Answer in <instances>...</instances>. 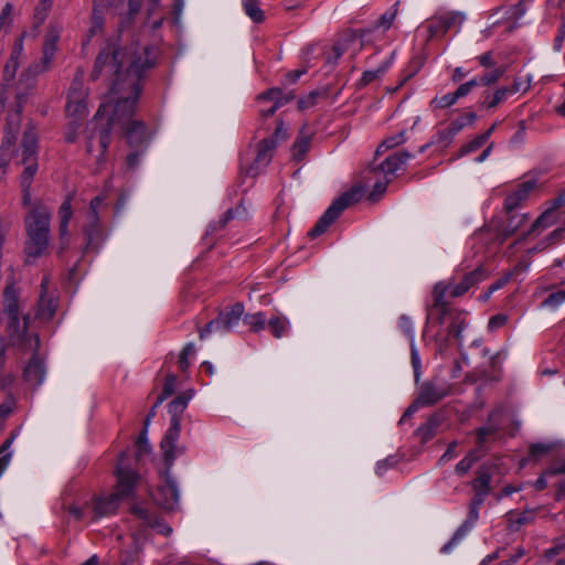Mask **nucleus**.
<instances>
[{
  "instance_id": "obj_1",
  "label": "nucleus",
  "mask_w": 565,
  "mask_h": 565,
  "mask_svg": "<svg viewBox=\"0 0 565 565\" xmlns=\"http://www.w3.org/2000/svg\"><path fill=\"white\" fill-rule=\"evenodd\" d=\"M158 56L157 45L139 43H132L124 51L115 43H107L97 55L92 78L111 79L110 100L99 106L86 142L87 152H97V161L109 146L110 132L116 129L124 131L131 148L147 149V126L132 117L141 94L142 78L156 65Z\"/></svg>"
},
{
  "instance_id": "obj_2",
  "label": "nucleus",
  "mask_w": 565,
  "mask_h": 565,
  "mask_svg": "<svg viewBox=\"0 0 565 565\" xmlns=\"http://www.w3.org/2000/svg\"><path fill=\"white\" fill-rule=\"evenodd\" d=\"M13 269L7 276V285L2 292V311L7 316V333L9 343L18 352L40 349V338L30 330V317L24 312V300L21 297L19 282Z\"/></svg>"
},
{
  "instance_id": "obj_3",
  "label": "nucleus",
  "mask_w": 565,
  "mask_h": 565,
  "mask_svg": "<svg viewBox=\"0 0 565 565\" xmlns=\"http://www.w3.org/2000/svg\"><path fill=\"white\" fill-rule=\"evenodd\" d=\"M51 209L36 203L25 216L26 241L24 252L28 257L39 258L50 244Z\"/></svg>"
},
{
  "instance_id": "obj_4",
  "label": "nucleus",
  "mask_w": 565,
  "mask_h": 565,
  "mask_svg": "<svg viewBox=\"0 0 565 565\" xmlns=\"http://www.w3.org/2000/svg\"><path fill=\"white\" fill-rule=\"evenodd\" d=\"M192 397L193 391H186L169 403L168 411L171 415L170 427L164 434L160 445L168 468L172 466L179 455L183 454V448L178 447L177 443L181 433V415L188 407Z\"/></svg>"
},
{
  "instance_id": "obj_5",
  "label": "nucleus",
  "mask_w": 565,
  "mask_h": 565,
  "mask_svg": "<svg viewBox=\"0 0 565 565\" xmlns=\"http://www.w3.org/2000/svg\"><path fill=\"white\" fill-rule=\"evenodd\" d=\"M487 276V271L479 266L472 271L463 275L459 282L452 280L450 282L436 284L433 290L434 307L440 309V311L445 313L447 310L445 297L447 295L454 298L460 297L483 281Z\"/></svg>"
},
{
  "instance_id": "obj_6",
  "label": "nucleus",
  "mask_w": 565,
  "mask_h": 565,
  "mask_svg": "<svg viewBox=\"0 0 565 565\" xmlns=\"http://www.w3.org/2000/svg\"><path fill=\"white\" fill-rule=\"evenodd\" d=\"M364 192V186L356 184L342 193L320 216L315 226L308 232V236L316 238L326 233L328 227L341 215V213L348 206L359 202L362 199Z\"/></svg>"
},
{
  "instance_id": "obj_7",
  "label": "nucleus",
  "mask_w": 565,
  "mask_h": 565,
  "mask_svg": "<svg viewBox=\"0 0 565 565\" xmlns=\"http://www.w3.org/2000/svg\"><path fill=\"white\" fill-rule=\"evenodd\" d=\"M58 306V292L52 285L47 275H44L40 285V295L36 303L35 317L42 322L51 321Z\"/></svg>"
},
{
  "instance_id": "obj_8",
  "label": "nucleus",
  "mask_w": 565,
  "mask_h": 565,
  "mask_svg": "<svg viewBox=\"0 0 565 565\" xmlns=\"http://www.w3.org/2000/svg\"><path fill=\"white\" fill-rule=\"evenodd\" d=\"M244 313V306L241 302L234 303L231 308L221 311L218 316L211 320L204 328L199 330V337L204 340L214 331L228 332L236 327Z\"/></svg>"
},
{
  "instance_id": "obj_9",
  "label": "nucleus",
  "mask_w": 565,
  "mask_h": 565,
  "mask_svg": "<svg viewBox=\"0 0 565 565\" xmlns=\"http://www.w3.org/2000/svg\"><path fill=\"white\" fill-rule=\"evenodd\" d=\"M56 41H57V35L55 34H50L47 35L46 38V41L44 43V46H43V61L41 64L36 63V64H33L31 65L26 71H24L21 75V78H20V85L23 87V88H30L34 85L35 83V77L43 71H45L47 68V66L50 65L52 58H53V55L55 53V50H56Z\"/></svg>"
},
{
  "instance_id": "obj_10",
  "label": "nucleus",
  "mask_w": 565,
  "mask_h": 565,
  "mask_svg": "<svg viewBox=\"0 0 565 565\" xmlns=\"http://www.w3.org/2000/svg\"><path fill=\"white\" fill-rule=\"evenodd\" d=\"M86 96L87 93L83 86V82L81 79H74L67 95L66 113L75 121L81 120L87 115Z\"/></svg>"
},
{
  "instance_id": "obj_11",
  "label": "nucleus",
  "mask_w": 565,
  "mask_h": 565,
  "mask_svg": "<svg viewBox=\"0 0 565 565\" xmlns=\"http://www.w3.org/2000/svg\"><path fill=\"white\" fill-rule=\"evenodd\" d=\"M294 98L291 93H284L280 88H270L258 95L259 114L262 117H271L276 110Z\"/></svg>"
},
{
  "instance_id": "obj_12",
  "label": "nucleus",
  "mask_w": 565,
  "mask_h": 565,
  "mask_svg": "<svg viewBox=\"0 0 565 565\" xmlns=\"http://www.w3.org/2000/svg\"><path fill=\"white\" fill-rule=\"evenodd\" d=\"M180 493L177 482L167 470L164 475L161 477V482L158 486L154 500L163 509L173 510L178 505Z\"/></svg>"
},
{
  "instance_id": "obj_13",
  "label": "nucleus",
  "mask_w": 565,
  "mask_h": 565,
  "mask_svg": "<svg viewBox=\"0 0 565 565\" xmlns=\"http://www.w3.org/2000/svg\"><path fill=\"white\" fill-rule=\"evenodd\" d=\"M115 473L117 477V484L111 494L120 502L124 499L132 498L140 476L135 470L126 469L120 465L117 466Z\"/></svg>"
},
{
  "instance_id": "obj_14",
  "label": "nucleus",
  "mask_w": 565,
  "mask_h": 565,
  "mask_svg": "<svg viewBox=\"0 0 565 565\" xmlns=\"http://www.w3.org/2000/svg\"><path fill=\"white\" fill-rule=\"evenodd\" d=\"M105 200L104 195H97L94 199H92L89 203V211H88V222L87 225L84 227V234L86 236L87 243H86V249L95 248L97 239L102 235V230L99 226V216H98V210L102 206L103 202Z\"/></svg>"
},
{
  "instance_id": "obj_15",
  "label": "nucleus",
  "mask_w": 565,
  "mask_h": 565,
  "mask_svg": "<svg viewBox=\"0 0 565 565\" xmlns=\"http://www.w3.org/2000/svg\"><path fill=\"white\" fill-rule=\"evenodd\" d=\"M22 354H31L28 363L23 367V377L32 386H40L46 375V366L39 350L23 351Z\"/></svg>"
},
{
  "instance_id": "obj_16",
  "label": "nucleus",
  "mask_w": 565,
  "mask_h": 565,
  "mask_svg": "<svg viewBox=\"0 0 565 565\" xmlns=\"http://www.w3.org/2000/svg\"><path fill=\"white\" fill-rule=\"evenodd\" d=\"M450 394V384L426 381L420 385L417 398L422 405L431 406Z\"/></svg>"
},
{
  "instance_id": "obj_17",
  "label": "nucleus",
  "mask_w": 565,
  "mask_h": 565,
  "mask_svg": "<svg viewBox=\"0 0 565 565\" xmlns=\"http://www.w3.org/2000/svg\"><path fill=\"white\" fill-rule=\"evenodd\" d=\"M276 149V141L274 139H263L256 146V156L252 164L247 168V174L256 177L259 174L271 161Z\"/></svg>"
},
{
  "instance_id": "obj_18",
  "label": "nucleus",
  "mask_w": 565,
  "mask_h": 565,
  "mask_svg": "<svg viewBox=\"0 0 565 565\" xmlns=\"http://www.w3.org/2000/svg\"><path fill=\"white\" fill-rule=\"evenodd\" d=\"M565 203V198L559 196L555 199L553 206L547 209L544 213H542L531 225L530 230L526 232V235L532 233L540 234L546 228L553 225H561L563 218H561V213L558 209Z\"/></svg>"
},
{
  "instance_id": "obj_19",
  "label": "nucleus",
  "mask_w": 565,
  "mask_h": 565,
  "mask_svg": "<svg viewBox=\"0 0 565 565\" xmlns=\"http://www.w3.org/2000/svg\"><path fill=\"white\" fill-rule=\"evenodd\" d=\"M412 153L408 151H398L388 156L384 161L375 167H372L367 173L377 175H385L386 178H393L396 171H398L409 159Z\"/></svg>"
},
{
  "instance_id": "obj_20",
  "label": "nucleus",
  "mask_w": 565,
  "mask_h": 565,
  "mask_svg": "<svg viewBox=\"0 0 565 565\" xmlns=\"http://www.w3.org/2000/svg\"><path fill=\"white\" fill-rule=\"evenodd\" d=\"M462 21V14L458 12H447L431 19L427 24V31L430 38L441 36L455 25H460Z\"/></svg>"
},
{
  "instance_id": "obj_21",
  "label": "nucleus",
  "mask_w": 565,
  "mask_h": 565,
  "mask_svg": "<svg viewBox=\"0 0 565 565\" xmlns=\"http://www.w3.org/2000/svg\"><path fill=\"white\" fill-rule=\"evenodd\" d=\"M535 179H530L520 183L504 200V210L507 213L515 211L524 201L527 200L530 193L536 188Z\"/></svg>"
},
{
  "instance_id": "obj_22",
  "label": "nucleus",
  "mask_w": 565,
  "mask_h": 565,
  "mask_svg": "<svg viewBox=\"0 0 565 565\" xmlns=\"http://www.w3.org/2000/svg\"><path fill=\"white\" fill-rule=\"evenodd\" d=\"M479 510L480 509L472 508L469 505L467 519L457 529L450 541L441 547V553H450L451 550L475 527L479 520Z\"/></svg>"
},
{
  "instance_id": "obj_23",
  "label": "nucleus",
  "mask_w": 565,
  "mask_h": 565,
  "mask_svg": "<svg viewBox=\"0 0 565 565\" xmlns=\"http://www.w3.org/2000/svg\"><path fill=\"white\" fill-rule=\"evenodd\" d=\"M131 512L137 519L141 520L146 526L156 529L163 535H169L172 532V529L167 523L146 508L135 505Z\"/></svg>"
},
{
  "instance_id": "obj_24",
  "label": "nucleus",
  "mask_w": 565,
  "mask_h": 565,
  "mask_svg": "<svg viewBox=\"0 0 565 565\" xmlns=\"http://www.w3.org/2000/svg\"><path fill=\"white\" fill-rule=\"evenodd\" d=\"M507 214L509 216L505 225L495 235V242L498 245L503 244L510 236L514 235L527 221V215L524 213H518L513 211L512 213Z\"/></svg>"
},
{
  "instance_id": "obj_25",
  "label": "nucleus",
  "mask_w": 565,
  "mask_h": 565,
  "mask_svg": "<svg viewBox=\"0 0 565 565\" xmlns=\"http://www.w3.org/2000/svg\"><path fill=\"white\" fill-rule=\"evenodd\" d=\"M120 501L113 494L99 495L93 500L94 519L111 515L116 513Z\"/></svg>"
},
{
  "instance_id": "obj_26",
  "label": "nucleus",
  "mask_w": 565,
  "mask_h": 565,
  "mask_svg": "<svg viewBox=\"0 0 565 565\" xmlns=\"http://www.w3.org/2000/svg\"><path fill=\"white\" fill-rule=\"evenodd\" d=\"M505 518L508 529L512 532H518L523 526L532 524L535 521L536 509H526L523 512L509 511Z\"/></svg>"
},
{
  "instance_id": "obj_27",
  "label": "nucleus",
  "mask_w": 565,
  "mask_h": 565,
  "mask_svg": "<svg viewBox=\"0 0 565 565\" xmlns=\"http://www.w3.org/2000/svg\"><path fill=\"white\" fill-rule=\"evenodd\" d=\"M24 169L20 177V185L23 192V203H30V188L33 181V178L38 171V159H31V162H22Z\"/></svg>"
},
{
  "instance_id": "obj_28",
  "label": "nucleus",
  "mask_w": 565,
  "mask_h": 565,
  "mask_svg": "<svg viewBox=\"0 0 565 565\" xmlns=\"http://www.w3.org/2000/svg\"><path fill=\"white\" fill-rule=\"evenodd\" d=\"M36 149H38V137L33 129H28L24 131L22 143H21V162H31V159L36 158Z\"/></svg>"
},
{
  "instance_id": "obj_29",
  "label": "nucleus",
  "mask_w": 565,
  "mask_h": 565,
  "mask_svg": "<svg viewBox=\"0 0 565 565\" xmlns=\"http://www.w3.org/2000/svg\"><path fill=\"white\" fill-rule=\"evenodd\" d=\"M491 468L488 466H481L477 470L476 478L471 481V487L475 492H484V494H489L491 492Z\"/></svg>"
},
{
  "instance_id": "obj_30",
  "label": "nucleus",
  "mask_w": 565,
  "mask_h": 565,
  "mask_svg": "<svg viewBox=\"0 0 565 565\" xmlns=\"http://www.w3.org/2000/svg\"><path fill=\"white\" fill-rule=\"evenodd\" d=\"M454 132L449 127L437 129L430 137L429 142L420 147L419 151L424 152L428 147L436 146L440 149L447 148L455 139Z\"/></svg>"
},
{
  "instance_id": "obj_31",
  "label": "nucleus",
  "mask_w": 565,
  "mask_h": 565,
  "mask_svg": "<svg viewBox=\"0 0 565 565\" xmlns=\"http://www.w3.org/2000/svg\"><path fill=\"white\" fill-rule=\"evenodd\" d=\"M14 383V376L12 374L2 375V417L11 414L15 407V397L13 392H4L7 386H11Z\"/></svg>"
},
{
  "instance_id": "obj_32",
  "label": "nucleus",
  "mask_w": 565,
  "mask_h": 565,
  "mask_svg": "<svg viewBox=\"0 0 565 565\" xmlns=\"http://www.w3.org/2000/svg\"><path fill=\"white\" fill-rule=\"evenodd\" d=\"M393 57H394V53H392L391 56H388L385 61H383L380 64V66L376 67L375 70L365 71L359 81V86L365 87L369 84L373 83L374 81L381 78L386 73V71L390 68V66L393 62Z\"/></svg>"
},
{
  "instance_id": "obj_33",
  "label": "nucleus",
  "mask_w": 565,
  "mask_h": 565,
  "mask_svg": "<svg viewBox=\"0 0 565 565\" xmlns=\"http://www.w3.org/2000/svg\"><path fill=\"white\" fill-rule=\"evenodd\" d=\"M102 11L103 10H100L94 6V10H93L92 19H90V26L88 29L86 39H84V41H83V46H86L94 36H98L104 33L105 17L103 15Z\"/></svg>"
},
{
  "instance_id": "obj_34",
  "label": "nucleus",
  "mask_w": 565,
  "mask_h": 565,
  "mask_svg": "<svg viewBox=\"0 0 565 565\" xmlns=\"http://www.w3.org/2000/svg\"><path fill=\"white\" fill-rule=\"evenodd\" d=\"M509 90L507 86H501L494 90L493 94L486 92L483 94V100L480 103L481 108L494 109L500 104L504 103L509 97Z\"/></svg>"
},
{
  "instance_id": "obj_35",
  "label": "nucleus",
  "mask_w": 565,
  "mask_h": 565,
  "mask_svg": "<svg viewBox=\"0 0 565 565\" xmlns=\"http://www.w3.org/2000/svg\"><path fill=\"white\" fill-rule=\"evenodd\" d=\"M24 34H21L14 42L11 56L4 66V75L13 77L19 66V58L23 51Z\"/></svg>"
},
{
  "instance_id": "obj_36",
  "label": "nucleus",
  "mask_w": 565,
  "mask_h": 565,
  "mask_svg": "<svg viewBox=\"0 0 565 565\" xmlns=\"http://www.w3.org/2000/svg\"><path fill=\"white\" fill-rule=\"evenodd\" d=\"M267 324L271 334L277 339L285 337L290 329L289 320L281 315L273 316L269 318Z\"/></svg>"
},
{
  "instance_id": "obj_37",
  "label": "nucleus",
  "mask_w": 565,
  "mask_h": 565,
  "mask_svg": "<svg viewBox=\"0 0 565 565\" xmlns=\"http://www.w3.org/2000/svg\"><path fill=\"white\" fill-rule=\"evenodd\" d=\"M242 7L245 14L255 23L265 21L266 15L259 6V0H242Z\"/></svg>"
},
{
  "instance_id": "obj_38",
  "label": "nucleus",
  "mask_w": 565,
  "mask_h": 565,
  "mask_svg": "<svg viewBox=\"0 0 565 565\" xmlns=\"http://www.w3.org/2000/svg\"><path fill=\"white\" fill-rule=\"evenodd\" d=\"M73 211H72V203L71 199H66L58 210V216H60V234L62 237L67 235V227L68 223L72 218Z\"/></svg>"
},
{
  "instance_id": "obj_39",
  "label": "nucleus",
  "mask_w": 565,
  "mask_h": 565,
  "mask_svg": "<svg viewBox=\"0 0 565 565\" xmlns=\"http://www.w3.org/2000/svg\"><path fill=\"white\" fill-rule=\"evenodd\" d=\"M477 120V115L473 111H467L458 116L456 119H454L449 124V129L454 132L456 136L459 134L465 127L471 126Z\"/></svg>"
},
{
  "instance_id": "obj_40",
  "label": "nucleus",
  "mask_w": 565,
  "mask_h": 565,
  "mask_svg": "<svg viewBox=\"0 0 565 565\" xmlns=\"http://www.w3.org/2000/svg\"><path fill=\"white\" fill-rule=\"evenodd\" d=\"M196 350L192 342L186 343L180 352L178 365L181 372H186L191 365V360L195 358Z\"/></svg>"
},
{
  "instance_id": "obj_41",
  "label": "nucleus",
  "mask_w": 565,
  "mask_h": 565,
  "mask_svg": "<svg viewBox=\"0 0 565 565\" xmlns=\"http://www.w3.org/2000/svg\"><path fill=\"white\" fill-rule=\"evenodd\" d=\"M382 177L377 175L376 181L373 185V190L369 195V200L371 201H377L381 195L386 191L387 184L392 181L391 178H386L385 175L381 174ZM375 178L374 174H370L365 177V179L371 180Z\"/></svg>"
},
{
  "instance_id": "obj_42",
  "label": "nucleus",
  "mask_w": 565,
  "mask_h": 565,
  "mask_svg": "<svg viewBox=\"0 0 565 565\" xmlns=\"http://www.w3.org/2000/svg\"><path fill=\"white\" fill-rule=\"evenodd\" d=\"M507 72V67L503 65L488 68L481 76V83L483 86H491L500 81V78Z\"/></svg>"
},
{
  "instance_id": "obj_43",
  "label": "nucleus",
  "mask_w": 565,
  "mask_h": 565,
  "mask_svg": "<svg viewBox=\"0 0 565 565\" xmlns=\"http://www.w3.org/2000/svg\"><path fill=\"white\" fill-rule=\"evenodd\" d=\"M244 323L249 327V329L252 331H260V330H264L265 327H266V316L264 312H256V313H250V315H246L244 317Z\"/></svg>"
},
{
  "instance_id": "obj_44",
  "label": "nucleus",
  "mask_w": 565,
  "mask_h": 565,
  "mask_svg": "<svg viewBox=\"0 0 565 565\" xmlns=\"http://www.w3.org/2000/svg\"><path fill=\"white\" fill-rule=\"evenodd\" d=\"M458 102V97L456 95V92L454 93H447L443 96H436L430 102V106L435 109H444L451 107Z\"/></svg>"
},
{
  "instance_id": "obj_45",
  "label": "nucleus",
  "mask_w": 565,
  "mask_h": 565,
  "mask_svg": "<svg viewBox=\"0 0 565 565\" xmlns=\"http://www.w3.org/2000/svg\"><path fill=\"white\" fill-rule=\"evenodd\" d=\"M406 141L405 131H399L393 136L385 138L382 143L377 147L376 153H380L383 150H388L394 147H397Z\"/></svg>"
},
{
  "instance_id": "obj_46",
  "label": "nucleus",
  "mask_w": 565,
  "mask_h": 565,
  "mask_svg": "<svg viewBox=\"0 0 565 565\" xmlns=\"http://www.w3.org/2000/svg\"><path fill=\"white\" fill-rule=\"evenodd\" d=\"M178 379L177 375L169 373L166 377L161 394L158 396V404H161L164 399L171 396L177 388Z\"/></svg>"
},
{
  "instance_id": "obj_47",
  "label": "nucleus",
  "mask_w": 565,
  "mask_h": 565,
  "mask_svg": "<svg viewBox=\"0 0 565 565\" xmlns=\"http://www.w3.org/2000/svg\"><path fill=\"white\" fill-rule=\"evenodd\" d=\"M396 6H397V3H395L392 8H390L387 11H385L379 18V20L374 24L375 29L382 28L383 30H387L391 28V25L393 24V22L396 18V13H397Z\"/></svg>"
},
{
  "instance_id": "obj_48",
  "label": "nucleus",
  "mask_w": 565,
  "mask_h": 565,
  "mask_svg": "<svg viewBox=\"0 0 565 565\" xmlns=\"http://www.w3.org/2000/svg\"><path fill=\"white\" fill-rule=\"evenodd\" d=\"M310 145V138L308 136H300L294 143L292 157L296 160H301L307 153Z\"/></svg>"
},
{
  "instance_id": "obj_49",
  "label": "nucleus",
  "mask_w": 565,
  "mask_h": 565,
  "mask_svg": "<svg viewBox=\"0 0 565 565\" xmlns=\"http://www.w3.org/2000/svg\"><path fill=\"white\" fill-rule=\"evenodd\" d=\"M477 459L478 457L475 451L469 452L456 465V473L459 476L466 475L471 469Z\"/></svg>"
},
{
  "instance_id": "obj_50",
  "label": "nucleus",
  "mask_w": 565,
  "mask_h": 565,
  "mask_svg": "<svg viewBox=\"0 0 565 565\" xmlns=\"http://www.w3.org/2000/svg\"><path fill=\"white\" fill-rule=\"evenodd\" d=\"M437 427L438 420L431 417L418 428V433L422 435L423 440L427 441L435 436Z\"/></svg>"
},
{
  "instance_id": "obj_51",
  "label": "nucleus",
  "mask_w": 565,
  "mask_h": 565,
  "mask_svg": "<svg viewBox=\"0 0 565 565\" xmlns=\"http://www.w3.org/2000/svg\"><path fill=\"white\" fill-rule=\"evenodd\" d=\"M398 327L401 331L409 339V342L414 343L415 328L412 319L406 315L401 316L398 320Z\"/></svg>"
},
{
  "instance_id": "obj_52",
  "label": "nucleus",
  "mask_w": 565,
  "mask_h": 565,
  "mask_svg": "<svg viewBox=\"0 0 565 565\" xmlns=\"http://www.w3.org/2000/svg\"><path fill=\"white\" fill-rule=\"evenodd\" d=\"M487 141L480 135L475 137L471 141L461 146L458 158L469 154L480 149Z\"/></svg>"
},
{
  "instance_id": "obj_53",
  "label": "nucleus",
  "mask_w": 565,
  "mask_h": 565,
  "mask_svg": "<svg viewBox=\"0 0 565 565\" xmlns=\"http://www.w3.org/2000/svg\"><path fill=\"white\" fill-rule=\"evenodd\" d=\"M247 215V211L243 205L237 206L235 210L230 209L226 211V213L223 215V217L220 220V227H224L227 222L232 218L239 217L244 218Z\"/></svg>"
},
{
  "instance_id": "obj_54",
  "label": "nucleus",
  "mask_w": 565,
  "mask_h": 565,
  "mask_svg": "<svg viewBox=\"0 0 565 565\" xmlns=\"http://www.w3.org/2000/svg\"><path fill=\"white\" fill-rule=\"evenodd\" d=\"M160 4V0H151L150 1V6L148 8V19H147V24L152 29V30H157L161 26L162 24V21H163V18L162 17H159L157 19H152V14L154 13V11L158 9Z\"/></svg>"
},
{
  "instance_id": "obj_55",
  "label": "nucleus",
  "mask_w": 565,
  "mask_h": 565,
  "mask_svg": "<svg viewBox=\"0 0 565 565\" xmlns=\"http://www.w3.org/2000/svg\"><path fill=\"white\" fill-rule=\"evenodd\" d=\"M532 77L527 76L526 79L523 82L520 78H515L511 86H507V89L509 90V95H513L519 92H527L531 87Z\"/></svg>"
},
{
  "instance_id": "obj_56",
  "label": "nucleus",
  "mask_w": 565,
  "mask_h": 565,
  "mask_svg": "<svg viewBox=\"0 0 565 565\" xmlns=\"http://www.w3.org/2000/svg\"><path fill=\"white\" fill-rule=\"evenodd\" d=\"M125 0H95L94 6L100 10L117 12L124 7Z\"/></svg>"
},
{
  "instance_id": "obj_57",
  "label": "nucleus",
  "mask_w": 565,
  "mask_h": 565,
  "mask_svg": "<svg viewBox=\"0 0 565 565\" xmlns=\"http://www.w3.org/2000/svg\"><path fill=\"white\" fill-rule=\"evenodd\" d=\"M398 463L396 456H388L384 460L376 463L375 473L382 477L388 469L395 467Z\"/></svg>"
},
{
  "instance_id": "obj_58",
  "label": "nucleus",
  "mask_w": 565,
  "mask_h": 565,
  "mask_svg": "<svg viewBox=\"0 0 565 565\" xmlns=\"http://www.w3.org/2000/svg\"><path fill=\"white\" fill-rule=\"evenodd\" d=\"M551 449H552V446L548 444H543V443L533 444L530 447V456L536 460V459H540L541 457H543L544 455L548 454L551 451Z\"/></svg>"
},
{
  "instance_id": "obj_59",
  "label": "nucleus",
  "mask_w": 565,
  "mask_h": 565,
  "mask_svg": "<svg viewBox=\"0 0 565 565\" xmlns=\"http://www.w3.org/2000/svg\"><path fill=\"white\" fill-rule=\"evenodd\" d=\"M565 301V290H557L548 295V297L543 301L544 306L555 308Z\"/></svg>"
},
{
  "instance_id": "obj_60",
  "label": "nucleus",
  "mask_w": 565,
  "mask_h": 565,
  "mask_svg": "<svg viewBox=\"0 0 565 565\" xmlns=\"http://www.w3.org/2000/svg\"><path fill=\"white\" fill-rule=\"evenodd\" d=\"M146 150H142L141 148H132V150L129 152V154L126 158V166L128 169H135L138 167L141 156L143 154Z\"/></svg>"
},
{
  "instance_id": "obj_61",
  "label": "nucleus",
  "mask_w": 565,
  "mask_h": 565,
  "mask_svg": "<svg viewBox=\"0 0 565 565\" xmlns=\"http://www.w3.org/2000/svg\"><path fill=\"white\" fill-rule=\"evenodd\" d=\"M54 0H40L39 6L35 9V19L43 22L50 11Z\"/></svg>"
},
{
  "instance_id": "obj_62",
  "label": "nucleus",
  "mask_w": 565,
  "mask_h": 565,
  "mask_svg": "<svg viewBox=\"0 0 565 565\" xmlns=\"http://www.w3.org/2000/svg\"><path fill=\"white\" fill-rule=\"evenodd\" d=\"M564 40H565V13L562 14L561 24L557 29V34L554 39V50L556 52H559L562 50Z\"/></svg>"
},
{
  "instance_id": "obj_63",
  "label": "nucleus",
  "mask_w": 565,
  "mask_h": 565,
  "mask_svg": "<svg viewBox=\"0 0 565 565\" xmlns=\"http://www.w3.org/2000/svg\"><path fill=\"white\" fill-rule=\"evenodd\" d=\"M286 138H287V128L285 127L282 121H276L274 134L268 139H274L276 141V146H277L278 142L284 141Z\"/></svg>"
},
{
  "instance_id": "obj_64",
  "label": "nucleus",
  "mask_w": 565,
  "mask_h": 565,
  "mask_svg": "<svg viewBox=\"0 0 565 565\" xmlns=\"http://www.w3.org/2000/svg\"><path fill=\"white\" fill-rule=\"evenodd\" d=\"M466 328L465 320L456 319L449 326V333L452 334L457 340L461 341V333Z\"/></svg>"
}]
</instances>
